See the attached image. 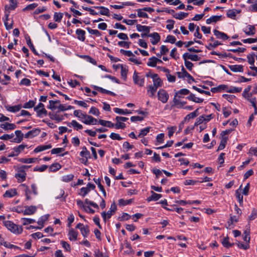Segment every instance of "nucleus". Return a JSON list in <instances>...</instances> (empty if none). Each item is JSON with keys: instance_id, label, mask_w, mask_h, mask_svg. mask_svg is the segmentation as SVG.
Listing matches in <instances>:
<instances>
[{"instance_id": "60", "label": "nucleus", "mask_w": 257, "mask_h": 257, "mask_svg": "<svg viewBox=\"0 0 257 257\" xmlns=\"http://www.w3.org/2000/svg\"><path fill=\"white\" fill-rule=\"evenodd\" d=\"M138 12V16L140 18H148V15L145 13L142 9H138L137 10Z\"/></svg>"}, {"instance_id": "5", "label": "nucleus", "mask_w": 257, "mask_h": 257, "mask_svg": "<svg viewBox=\"0 0 257 257\" xmlns=\"http://www.w3.org/2000/svg\"><path fill=\"white\" fill-rule=\"evenodd\" d=\"M157 96L158 100L163 103H166L169 98L168 93L164 89H161L158 91Z\"/></svg>"}, {"instance_id": "27", "label": "nucleus", "mask_w": 257, "mask_h": 257, "mask_svg": "<svg viewBox=\"0 0 257 257\" xmlns=\"http://www.w3.org/2000/svg\"><path fill=\"white\" fill-rule=\"evenodd\" d=\"M94 8L96 9L100 10V11L99 12V14L107 16H109V11L108 9H107V8L102 6H95Z\"/></svg>"}, {"instance_id": "59", "label": "nucleus", "mask_w": 257, "mask_h": 257, "mask_svg": "<svg viewBox=\"0 0 257 257\" xmlns=\"http://www.w3.org/2000/svg\"><path fill=\"white\" fill-rule=\"evenodd\" d=\"M86 29L89 32V33L91 35H95L97 37H99L100 36H101L100 32L97 30H93L88 27Z\"/></svg>"}, {"instance_id": "3", "label": "nucleus", "mask_w": 257, "mask_h": 257, "mask_svg": "<svg viewBox=\"0 0 257 257\" xmlns=\"http://www.w3.org/2000/svg\"><path fill=\"white\" fill-rule=\"evenodd\" d=\"M34 109L39 117H42L47 115V111L45 108L44 104L41 102L39 103L36 106L34 107Z\"/></svg>"}, {"instance_id": "49", "label": "nucleus", "mask_w": 257, "mask_h": 257, "mask_svg": "<svg viewBox=\"0 0 257 257\" xmlns=\"http://www.w3.org/2000/svg\"><path fill=\"white\" fill-rule=\"evenodd\" d=\"M74 178V175L72 174L64 175L62 177L61 180L64 182H69Z\"/></svg>"}, {"instance_id": "13", "label": "nucleus", "mask_w": 257, "mask_h": 257, "mask_svg": "<svg viewBox=\"0 0 257 257\" xmlns=\"http://www.w3.org/2000/svg\"><path fill=\"white\" fill-rule=\"evenodd\" d=\"M244 33L247 36H253L255 34V28L253 26L248 25L243 30Z\"/></svg>"}, {"instance_id": "35", "label": "nucleus", "mask_w": 257, "mask_h": 257, "mask_svg": "<svg viewBox=\"0 0 257 257\" xmlns=\"http://www.w3.org/2000/svg\"><path fill=\"white\" fill-rule=\"evenodd\" d=\"M137 29L139 32H146L149 33L150 31V27L147 26H143L140 24L137 25Z\"/></svg>"}, {"instance_id": "45", "label": "nucleus", "mask_w": 257, "mask_h": 257, "mask_svg": "<svg viewBox=\"0 0 257 257\" xmlns=\"http://www.w3.org/2000/svg\"><path fill=\"white\" fill-rule=\"evenodd\" d=\"M36 158H20L18 161L23 163L31 164L35 162Z\"/></svg>"}, {"instance_id": "14", "label": "nucleus", "mask_w": 257, "mask_h": 257, "mask_svg": "<svg viewBox=\"0 0 257 257\" xmlns=\"http://www.w3.org/2000/svg\"><path fill=\"white\" fill-rule=\"evenodd\" d=\"M148 37L152 38L151 42L153 45L157 44L160 40L159 34L156 32L149 34Z\"/></svg>"}, {"instance_id": "24", "label": "nucleus", "mask_w": 257, "mask_h": 257, "mask_svg": "<svg viewBox=\"0 0 257 257\" xmlns=\"http://www.w3.org/2000/svg\"><path fill=\"white\" fill-rule=\"evenodd\" d=\"M147 94L149 97L153 98L155 97V94L157 90V88L150 85L148 86Z\"/></svg>"}, {"instance_id": "53", "label": "nucleus", "mask_w": 257, "mask_h": 257, "mask_svg": "<svg viewBox=\"0 0 257 257\" xmlns=\"http://www.w3.org/2000/svg\"><path fill=\"white\" fill-rule=\"evenodd\" d=\"M255 55L254 53H252L251 54H249L247 56V61L249 64L251 65H254V58H255Z\"/></svg>"}, {"instance_id": "63", "label": "nucleus", "mask_w": 257, "mask_h": 257, "mask_svg": "<svg viewBox=\"0 0 257 257\" xmlns=\"http://www.w3.org/2000/svg\"><path fill=\"white\" fill-rule=\"evenodd\" d=\"M14 137V134L12 133L11 134H5L0 137V139L2 140H9L13 139Z\"/></svg>"}, {"instance_id": "36", "label": "nucleus", "mask_w": 257, "mask_h": 257, "mask_svg": "<svg viewBox=\"0 0 257 257\" xmlns=\"http://www.w3.org/2000/svg\"><path fill=\"white\" fill-rule=\"evenodd\" d=\"M221 16H213L206 20V23L210 24L212 23H216L220 20Z\"/></svg>"}, {"instance_id": "52", "label": "nucleus", "mask_w": 257, "mask_h": 257, "mask_svg": "<svg viewBox=\"0 0 257 257\" xmlns=\"http://www.w3.org/2000/svg\"><path fill=\"white\" fill-rule=\"evenodd\" d=\"M188 15V13L184 12H180L179 13H176L174 16V17L177 19L182 20L184 18L187 17Z\"/></svg>"}, {"instance_id": "58", "label": "nucleus", "mask_w": 257, "mask_h": 257, "mask_svg": "<svg viewBox=\"0 0 257 257\" xmlns=\"http://www.w3.org/2000/svg\"><path fill=\"white\" fill-rule=\"evenodd\" d=\"M21 220H23V225H26L35 222V220L31 218H22Z\"/></svg>"}, {"instance_id": "48", "label": "nucleus", "mask_w": 257, "mask_h": 257, "mask_svg": "<svg viewBox=\"0 0 257 257\" xmlns=\"http://www.w3.org/2000/svg\"><path fill=\"white\" fill-rule=\"evenodd\" d=\"M73 114L75 116L79 118L81 120L84 118L86 114L82 113L80 110H75L73 112Z\"/></svg>"}, {"instance_id": "64", "label": "nucleus", "mask_w": 257, "mask_h": 257, "mask_svg": "<svg viewBox=\"0 0 257 257\" xmlns=\"http://www.w3.org/2000/svg\"><path fill=\"white\" fill-rule=\"evenodd\" d=\"M90 191L88 190V188L85 187H82L80 190V192L79 193V194L83 197H84L85 195H86Z\"/></svg>"}, {"instance_id": "41", "label": "nucleus", "mask_w": 257, "mask_h": 257, "mask_svg": "<svg viewBox=\"0 0 257 257\" xmlns=\"http://www.w3.org/2000/svg\"><path fill=\"white\" fill-rule=\"evenodd\" d=\"M242 90L241 87H236L234 86H227V89H226L227 92L229 93H237L240 92Z\"/></svg>"}, {"instance_id": "56", "label": "nucleus", "mask_w": 257, "mask_h": 257, "mask_svg": "<svg viewBox=\"0 0 257 257\" xmlns=\"http://www.w3.org/2000/svg\"><path fill=\"white\" fill-rule=\"evenodd\" d=\"M150 127H147L144 129L141 130L140 134L138 135V137L142 138L147 135V134L150 132Z\"/></svg>"}, {"instance_id": "18", "label": "nucleus", "mask_w": 257, "mask_h": 257, "mask_svg": "<svg viewBox=\"0 0 257 257\" xmlns=\"http://www.w3.org/2000/svg\"><path fill=\"white\" fill-rule=\"evenodd\" d=\"M76 34L77 35V38L80 41L83 42L85 40V31L78 29L76 30Z\"/></svg>"}, {"instance_id": "20", "label": "nucleus", "mask_w": 257, "mask_h": 257, "mask_svg": "<svg viewBox=\"0 0 257 257\" xmlns=\"http://www.w3.org/2000/svg\"><path fill=\"white\" fill-rule=\"evenodd\" d=\"M52 147L51 144L46 145H40L37 147L34 150V152L37 153L48 149H50Z\"/></svg>"}, {"instance_id": "17", "label": "nucleus", "mask_w": 257, "mask_h": 257, "mask_svg": "<svg viewBox=\"0 0 257 257\" xmlns=\"http://www.w3.org/2000/svg\"><path fill=\"white\" fill-rule=\"evenodd\" d=\"M0 127L5 131L13 130L15 129L17 126L14 123H10L5 122L0 124Z\"/></svg>"}, {"instance_id": "34", "label": "nucleus", "mask_w": 257, "mask_h": 257, "mask_svg": "<svg viewBox=\"0 0 257 257\" xmlns=\"http://www.w3.org/2000/svg\"><path fill=\"white\" fill-rule=\"evenodd\" d=\"M99 124L102 126H107L109 128H112L114 127V124L112 123L110 121L108 120H105L103 119H99V120L98 121Z\"/></svg>"}, {"instance_id": "12", "label": "nucleus", "mask_w": 257, "mask_h": 257, "mask_svg": "<svg viewBox=\"0 0 257 257\" xmlns=\"http://www.w3.org/2000/svg\"><path fill=\"white\" fill-rule=\"evenodd\" d=\"M66 124L69 127H73L75 130L77 131L83 128L82 125L79 123L75 120H73L71 122H67Z\"/></svg>"}, {"instance_id": "33", "label": "nucleus", "mask_w": 257, "mask_h": 257, "mask_svg": "<svg viewBox=\"0 0 257 257\" xmlns=\"http://www.w3.org/2000/svg\"><path fill=\"white\" fill-rule=\"evenodd\" d=\"M163 71L165 72H166V77L168 81L169 82L173 83L176 81V77L175 76L172 75L170 74L169 70L167 68H164Z\"/></svg>"}, {"instance_id": "37", "label": "nucleus", "mask_w": 257, "mask_h": 257, "mask_svg": "<svg viewBox=\"0 0 257 257\" xmlns=\"http://www.w3.org/2000/svg\"><path fill=\"white\" fill-rule=\"evenodd\" d=\"M28 148V146L27 145L24 144H21L20 145H19L16 147H14L13 148V151H15V152L19 155V154L21 153L23 150L26 148Z\"/></svg>"}, {"instance_id": "32", "label": "nucleus", "mask_w": 257, "mask_h": 257, "mask_svg": "<svg viewBox=\"0 0 257 257\" xmlns=\"http://www.w3.org/2000/svg\"><path fill=\"white\" fill-rule=\"evenodd\" d=\"M190 93V91L186 88H183L178 91L175 93L176 96H178V97L181 98L183 97V95H187Z\"/></svg>"}, {"instance_id": "44", "label": "nucleus", "mask_w": 257, "mask_h": 257, "mask_svg": "<svg viewBox=\"0 0 257 257\" xmlns=\"http://www.w3.org/2000/svg\"><path fill=\"white\" fill-rule=\"evenodd\" d=\"M49 215H45L44 216H42L38 221L37 223L39 225H41V227H37L38 229H41L43 227V224L44 222L47 221L49 217Z\"/></svg>"}, {"instance_id": "51", "label": "nucleus", "mask_w": 257, "mask_h": 257, "mask_svg": "<svg viewBox=\"0 0 257 257\" xmlns=\"http://www.w3.org/2000/svg\"><path fill=\"white\" fill-rule=\"evenodd\" d=\"M93 180L95 182V183L98 185V188H99L100 190L102 192L103 195L104 196H106V192L103 188V186L101 185L99 179L94 178Z\"/></svg>"}, {"instance_id": "11", "label": "nucleus", "mask_w": 257, "mask_h": 257, "mask_svg": "<svg viewBox=\"0 0 257 257\" xmlns=\"http://www.w3.org/2000/svg\"><path fill=\"white\" fill-rule=\"evenodd\" d=\"M183 59L184 60L190 59L193 61H197L199 60V57L196 54H191L188 53H184L182 56Z\"/></svg>"}, {"instance_id": "23", "label": "nucleus", "mask_w": 257, "mask_h": 257, "mask_svg": "<svg viewBox=\"0 0 257 257\" xmlns=\"http://www.w3.org/2000/svg\"><path fill=\"white\" fill-rule=\"evenodd\" d=\"M19 172V173L15 174V177L18 179L19 182H22L26 180V173L24 170Z\"/></svg>"}, {"instance_id": "39", "label": "nucleus", "mask_w": 257, "mask_h": 257, "mask_svg": "<svg viewBox=\"0 0 257 257\" xmlns=\"http://www.w3.org/2000/svg\"><path fill=\"white\" fill-rule=\"evenodd\" d=\"M227 140H228L227 137H223V138L221 139V140L220 144L218 147L217 151H221L225 148V146L227 144Z\"/></svg>"}, {"instance_id": "15", "label": "nucleus", "mask_w": 257, "mask_h": 257, "mask_svg": "<svg viewBox=\"0 0 257 257\" xmlns=\"http://www.w3.org/2000/svg\"><path fill=\"white\" fill-rule=\"evenodd\" d=\"M17 194L18 193L16 189H11L5 192L3 195V197L5 198H12L17 195Z\"/></svg>"}, {"instance_id": "61", "label": "nucleus", "mask_w": 257, "mask_h": 257, "mask_svg": "<svg viewBox=\"0 0 257 257\" xmlns=\"http://www.w3.org/2000/svg\"><path fill=\"white\" fill-rule=\"evenodd\" d=\"M222 97L228 100L229 102L232 103L235 99V96L233 95L224 94L222 95Z\"/></svg>"}, {"instance_id": "55", "label": "nucleus", "mask_w": 257, "mask_h": 257, "mask_svg": "<svg viewBox=\"0 0 257 257\" xmlns=\"http://www.w3.org/2000/svg\"><path fill=\"white\" fill-rule=\"evenodd\" d=\"M35 103H36L35 101H34V100H30L28 102H26L24 104L23 107L25 108H27V109L31 108L32 107H34V106L35 105Z\"/></svg>"}, {"instance_id": "28", "label": "nucleus", "mask_w": 257, "mask_h": 257, "mask_svg": "<svg viewBox=\"0 0 257 257\" xmlns=\"http://www.w3.org/2000/svg\"><path fill=\"white\" fill-rule=\"evenodd\" d=\"M49 115L51 119L58 122H60L64 119V116L63 115L58 114L57 113H52L50 112Z\"/></svg>"}, {"instance_id": "30", "label": "nucleus", "mask_w": 257, "mask_h": 257, "mask_svg": "<svg viewBox=\"0 0 257 257\" xmlns=\"http://www.w3.org/2000/svg\"><path fill=\"white\" fill-rule=\"evenodd\" d=\"M239 10L236 9L229 10L227 12V16L231 19H235V18L237 14L240 13Z\"/></svg>"}, {"instance_id": "43", "label": "nucleus", "mask_w": 257, "mask_h": 257, "mask_svg": "<svg viewBox=\"0 0 257 257\" xmlns=\"http://www.w3.org/2000/svg\"><path fill=\"white\" fill-rule=\"evenodd\" d=\"M114 111L118 114H127L131 113V111L128 109H122L119 108H114L113 109Z\"/></svg>"}, {"instance_id": "46", "label": "nucleus", "mask_w": 257, "mask_h": 257, "mask_svg": "<svg viewBox=\"0 0 257 257\" xmlns=\"http://www.w3.org/2000/svg\"><path fill=\"white\" fill-rule=\"evenodd\" d=\"M80 232L82 236L84 238H86L89 233V229L88 226L85 225L82 228H81Z\"/></svg>"}, {"instance_id": "22", "label": "nucleus", "mask_w": 257, "mask_h": 257, "mask_svg": "<svg viewBox=\"0 0 257 257\" xmlns=\"http://www.w3.org/2000/svg\"><path fill=\"white\" fill-rule=\"evenodd\" d=\"M40 132V130L38 128L28 132L25 135L26 138H33L35 136H38Z\"/></svg>"}, {"instance_id": "29", "label": "nucleus", "mask_w": 257, "mask_h": 257, "mask_svg": "<svg viewBox=\"0 0 257 257\" xmlns=\"http://www.w3.org/2000/svg\"><path fill=\"white\" fill-rule=\"evenodd\" d=\"M151 194H152L151 196L147 199V200L148 202H150L152 201H157L160 198L162 197L161 194L156 193L153 191H151Z\"/></svg>"}, {"instance_id": "21", "label": "nucleus", "mask_w": 257, "mask_h": 257, "mask_svg": "<svg viewBox=\"0 0 257 257\" xmlns=\"http://www.w3.org/2000/svg\"><path fill=\"white\" fill-rule=\"evenodd\" d=\"M10 2L9 6H6L5 9L7 11L14 10L18 7V2L17 0H9Z\"/></svg>"}, {"instance_id": "10", "label": "nucleus", "mask_w": 257, "mask_h": 257, "mask_svg": "<svg viewBox=\"0 0 257 257\" xmlns=\"http://www.w3.org/2000/svg\"><path fill=\"white\" fill-rule=\"evenodd\" d=\"M78 235V231L75 230L73 228H71L69 230L68 236L69 239L70 241H75L77 239Z\"/></svg>"}, {"instance_id": "50", "label": "nucleus", "mask_w": 257, "mask_h": 257, "mask_svg": "<svg viewBox=\"0 0 257 257\" xmlns=\"http://www.w3.org/2000/svg\"><path fill=\"white\" fill-rule=\"evenodd\" d=\"M63 16V14L62 13H57L55 12L54 14V20L56 22L60 23L61 22L62 18Z\"/></svg>"}, {"instance_id": "40", "label": "nucleus", "mask_w": 257, "mask_h": 257, "mask_svg": "<svg viewBox=\"0 0 257 257\" xmlns=\"http://www.w3.org/2000/svg\"><path fill=\"white\" fill-rule=\"evenodd\" d=\"M230 69L234 72H242L243 66L240 65H233L229 66Z\"/></svg>"}, {"instance_id": "19", "label": "nucleus", "mask_w": 257, "mask_h": 257, "mask_svg": "<svg viewBox=\"0 0 257 257\" xmlns=\"http://www.w3.org/2000/svg\"><path fill=\"white\" fill-rule=\"evenodd\" d=\"M214 35L216 37L217 39L227 40L228 39V36L224 33L220 32L217 30L213 31Z\"/></svg>"}, {"instance_id": "7", "label": "nucleus", "mask_w": 257, "mask_h": 257, "mask_svg": "<svg viewBox=\"0 0 257 257\" xmlns=\"http://www.w3.org/2000/svg\"><path fill=\"white\" fill-rule=\"evenodd\" d=\"M80 155L82 157L80 160L83 164H86L87 162L88 159L90 158V152L85 147H82V151L80 152Z\"/></svg>"}, {"instance_id": "38", "label": "nucleus", "mask_w": 257, "mask_h": 257, "mask_svg": "<svg viewBox=\"0 0 257 257\" xmlns=\"http://www.w3.org/2000/svg\"><path fill=\"white\" fill-rule=\"evenodd\" d=\"M22 108V105L20 104L14 106H8L7 107V109L10 112H16L19 111Z\"/></svg>"}, {"instance_id": "42", "label": "nucleus", "mask_w": 257, "mask_h": 257, "mask_svg": "<svg viewBox=\"0 0 257 257\" xmlns=\"http://www.w3.org/2000/svg\"><path fill=\"white\" fill-rule=\"evenodd\" d=\"M21 186L24 187L25 188L24 191L25 196H26V199L27 200H31L32 199L30 196L31 192L29 187L25 185V184H22Z\"/></svg>"}, {"instance_id": "1", "label": "nucleus", "mask_w": 257, "mask_h": 257, "mask_svg": "<svg viewBox=\"0 0 257 257\" xmlns=\"http://www.w3.org/2000/svg\"><path fill=\"white\" fill-rule=\"evenodd\" d=\"M3 223L8 230L15 234H20L23 232L22 226L18 225L11 221L4 220Z\"/></svg>"}, {"instance_id": "9", "label": "nucleus", "mask_w": 257, "mask_h": 257, "mask_svg": "<svg viewBox=\"0 0 257 257\" xmlns=\"http://www.w3.org/2000/svg\"><path fill=\"white\" fill-rule=\"evenodd\" d=\"M151 78H152L153 81V85H152V86L157 88L162 86L163 82L158 74H153V75L151 76Z\"/></svg>"}, {"instance_id": "4", "label": "nucleus", "mask_w": 257, "mask_h": 257, "mask_svg": "<svg viewBox=\"0 0 257 257\" xmlns=\"http://www.w3.org/2000/svg\"><path fill=\"white\" fill-rule=\"evenodd\" d=\"M116 210V206L114 203L111 204L109 210L107 212H102L101 213V216L104 221H106L107 219L110 218L113 214L115 212Z\"/></svg>"}, {"instance_id": "47", "label": "nucleus", "mask_w": 257, "mask_h": 257, "mask_svg": "<svg viewBox=\"0 0 257 257\" xmlns=\"http://www.w3.org/2000/svg\"><path fill=\"white\" fill-rule=\"evenodd\" d=\"M158 58L155 57H152L149 59L147 65L151 67H155L157 64Z\"/></svg>"}, {"instance_id": "2", "label": "nucleus", "mask_w": 257, "mask_h": 257, "mask_svg": "<svg viewBox=\"0 0 257 257\" xmlns=\"http://www.w3.org/2000/svg\"><path fill=\"white\" fill-rule=\"evenodd\" d=\"M177 74L179 78L185 79L186 78L189 83H191L192 82L195 81L194 78L185 70L183 67L181 69V71L177 72Z\"/></svg>"}, {"instance_id": "54", "label": "nucleus", "mask_w": 257, "mask_h": 257, "mask_svg": "<svg viewBox=\"0 0 257 257\" xmlns=\"http://www.w3.org/2000/svg\"><path fill=\"white\" fill-rule=\"evenodd\" d=\"M222 245L225 247H227V248H229L230 247H231L233 244L234 243H229V238L228 237H224L222 241Z\"/></svg>"}, {"instance_id": "62", "label": "nucleus", "mask_w": 257, "mask_h": 257, "mask_svg": "<svg viewBox=\"0 0 257 257\" xmlns=\"http://www.w3.org/2000/svg\"><path fill=\"white\" fill-rule=\"evenodd\" d=\"M60 243L66 251H70L71 247L69 243L63 240L61 241Z\"/></svg>"}, {"instance_id": "25", "label": "nucleus", "mask_w": 257, "mask_h": 257, "mask_svg": "<svg viewBox=\"0 0 257 257\" xmlns=\"http://www.w3.org/2000/svg\"><path fill=\"white\" fill-rule=\"evenodd\" d=\"M37 208L34 206H27L24 211V215H32L36 211Z\"/></svg>"}, {"instance_id": "57", "label": "nucleus", "mask_w": 257, "mask_h": 257, "mask_svg": "<svg viewBox=\"0 0 257 257\" xmlns=\"http://www.w3.org/2000/svg\"><path fill=\"white\" fill-rule=\"evenodd\" d=\"M128 69L125 66H121V76L124 80L126 79Z\"/></svg>"}, {"instance_id": "8", "label": "nucleus", "mask_w": 257, "mask_h": 257, "mask_svg": "<svg viewBox=\"0 0 257 257\" xmlns=\"http://www.w3.org/2000/svg\"><path fill=\"white\" fill-rule=\"evenodd\" d=\"M81 121L83 123L87 125H94L96 124L98 122L96 118L91 115H87L86 114L84 118H83Z\"/></svg>"}, {"instance_id": "16", "label": "nucleus", "mask_w": 257, "mask_h": 257, "mask_svg": "<svg viewBox=\"0 0 257 257\" xmlns=\"http://www.w3.org/2000/svg\"><path fill=\"white\" fill-rule=\"evenodd\" d=\"M15 134L17 137L14 139V140H12L11 142L17 143H21L22 141L24 138V135L21 132V131L17 130L15 132Z\"/></svg>"}, {"instance_id": "31", "label": "nucleus", "mask_w": 257, "mask_h": 257, "mask_svg": "<svg viewBox=\"0 0 257 257\" xmlns=\"http://www.w3.org/2000/svg\"><path fill=\"white\" fill-rule=\"evenodd\" d=\"M92 87L95 89L98 90V91L102 93L108 94H109V95H111L112 96L115 95V94L114 92L110 91L109 90H106L102 87H99V86H97L96 85H93V86H92Z\"/></svg>"}, {"instance_id": "6", "label": "nucleus", "mask_w": 257, "mask_h": 257, "mask_svg": "<svg viewBox=\"0 0 257 257\" xmlns=\"http://www.w3.org/2000/svg\"><path fill=\"white\" fill-rule=\"evenodd\" d=\"M133 79L134 83L139 86L142 87L144 85L145 78L143 76H139L136 71L134 73Z\"/></svg>"}, {"instance_id": "26", "label": "nucleus", "mask_w": 257, "mask_h": 257, "mask_svg": "<svg viewBox=\"0 0 257 257\" xmlns=\"http://www.w3.org/2000/svg\"><path fill=\"white\" fill-rule=\"evenodd\" d=\"M187 98L190 101L198 103L202 102L204 100L203 98L196 97L193 93H190V95L187 97Z\"/></svg>"}]
</instances>
